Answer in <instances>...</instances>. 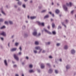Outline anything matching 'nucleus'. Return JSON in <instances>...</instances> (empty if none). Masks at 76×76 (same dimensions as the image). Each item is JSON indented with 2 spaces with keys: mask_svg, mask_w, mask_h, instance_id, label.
<instances>
[{
  "mask_svg": "<svg viewBox=\"0 0 76 76\" xmlns=\"http://www.w3.org/2000/svg\"><path fill=\"white\" fill-rule=\"evenodd\" d=\"M13 67H14V68H15L16 67H17V65L15 64L13 66Z\"/></svg>",
  "mask_w": 76,
  "mask_h": 76,
  "instance_id": "obj_38",
  "label": "nucleus"
},
{
  "mask_svg": "<svg viewBox=\"0 0 76 76\" xmlns=\"http://www.w3.org/2000/svg\"><path fill=\"white\" fill-rule=\"evenodd\" d=\"M40 66L42 69L45 68V65L44 64L41 63L40 65Z\"/></svg>",
  "mask_w": 76,
  "mask_h": 76,
  "instance_id": "obj_4",
  "label": "nucleus"
},
{
  "mask_svg": "<svg viewBox=\"0 0 76 76\" xmlns=\"http://www.w3.org/2000/svg\"><path fill=\"white\" fill-rule=\"evenodd\" d=\"M52 25L53 28H55V27L56 26H55V24H54V23H53L52 24Z\"/></svg>",
  "mask_w": 76,
  "mask_h": 76,
  "instance_id": "obj_18",
  "label": "nucleus"
},
{
  "mask_svg": "<svg viewBox=\"0 0 76 76\" xmlns=\"http://www.w3.org/2000/svg\"><path fill=\"white\" fill-rule=\"evenodd\" d=\"M10 43L9 42L8 44V46L9 47H10Z\"/></svg>",
  "mask_w": 76,
  "mask_h": 76,
  "instance_id": "obj_59",
  "label": "nucleus"
},
{
  "mask_svg": "<svg viewBox=\"0 0 76 76\" xmlns=\"http://www.w3.org/2000/svg\"><path fill=\"white\" fill-rule=\"evenodd\" d=\"M44 30L45 32H47L48 34H50V35L51 34V32H50L48 31L46 29H45Z\"/></svg>",
  "mask_w": 76,
  "mask_h": 76,
  "instance_id": "obj_8",
  "label": "nucleus"
},
{
  "mask_svg": "<svg viewBox=\"0 0 76 76\" xmlns=\"http://www.w3.org/2000/svg\"><path fill=\"white\" fill-rule=\"evenodd\" d=\"M42 53H45V50H43V51L42 52Z\"/></svg>",
  "mask_w": 76,
  "mask_h": 76,
  "instance_id": "obj_62",
  "label": "nucleus"
},
{
  "mask_svg": "<svg viewBox=\"0 0 76 76\" xmlns=\"http://www.w3.org/2000/svg\"><path fill=\"white\" fill-rule=\"evenodd\" d=\"M37 17L36 16L31 17L30 18L31 19H36Z\"/></svg>",
  "mask_w": 76,
  "mask_h": 76,
  "instance_id": "obj_17",
  "label": "nucleus"
},
{
  "mask_svg": "<svg viewBox=\"0 0 76 76\" xmlns=\"http://www.w3.org/2000/svg\"><path fill=\"white\" fill-rule=\"evenodd\" d=\"M46 10H43L41 11V13H45V12H46Z\"/></svg>",
  "mask_w": 76,
  "mask_h": 76,
  "instance_id": "obj_27",
  "label": "nucleus"
},
{
  "mask_svg": "<svg viewBox=\"0 0 76 76\" xmlns=\"http://www.w3.org/2000/svg\"><path fill=\"white\" fill-rule=\"evenodd\" d=\"M52 34L53 35H56V32L55 31H52Z\"/></svg>",
  "mask_w": 76,
  "mask_h": 76,
  "instance_id": "obj_25",
  "label": "nucleus"
},
{
  "mask_svg": "<svg viewBox=\"0 0 76 76\" xmlns=\"http://www.w3.org/2000/svg\"><path fill=\"white\" fill-rule=\"evenodd\" d=\"M6 7H7V9H8V8H9V6L7 5L6 6Z\"/></svg>",
  "mask_w": 76,
  "mask_h": 76,
  "instance_id": "obj_47",
  "label": "nucleus"
},
{
  "mask_svg": "<svg viewBox=\"0 0 76 76\" xmlns=\"http://www.w3.org/2000/svg\"><path fill=\"white\" fill-rule=\"evenodd\" d=\"M19 45V43H15V46H18Z\"/></svg>",
  "mask_w": 76,
  "mask_h": 76,
  "instance_id": "obj_36",
  "label": "nucleus"
},
{
  "mask_svg": "<svg viewBox=\"0 0 76 76\" xmlns=\"http://www.w3.org/2000/svg\"><path fill=\"white\" fill-rule=\"evenodd\" d=\"M32 34L34 36H36L37 35V30L34 29V32H33Z\"/></svg>",
  "mask_w": 76,
  "mask_h": 76,
  "instance_id": "obj_1",
  "label": "nucleus"
},
{
  "mask_svg": "<svg viewBox=\"0 0 76 76\" xmlns=\"http://www.w3.org/2000/svg\"><path fill=\"white\" fill-rule=\"evenodd\" d=\"M0 10H1V12L2 13L4 14V15H6L5 13L3 11V7L1 8L0 9Z\"/></svg>",
  "mask_w": 76,
  "mask_h": 76,
  "instance_id": "obj_13",
  "label": "nucleus"
},
{
  "mask_svg": "<svg viewBox=\"0 0 76 76\" xmlns=\"http://www.w3.org/2000/svg\"><path fill=\"white\" fill-rule=\"evenodd\" d=\"M34 53H37V51L36 50H34Z\"/></svg>",
  "mask_w": 76,
  "mask_h": 76,
  "instance_id": "obj_52",
  "label": "nucleus"
},
{
  "mask_svg": "<svg viewBox=\"0 0 76 76\" xmlns=\"http://www.w3.org/2000/svg\"><path fill=\"white\" fill-rule=\"evenodd\" d=\"M4 23L5 24H6V25H8V22L5 21L4 22Z\"/></svg>",
  "mask_w": 76,
  "mask_h": 76,
  "instance_id": "obj_39",
  "label": "nucleus"
},
{
  "mask_svg": "<svg viewBox=\"0 0 76 76\" xmlns=\"http://www.w3.org/2000/svg\"><path fill=\"white\" fill-rule=\"evenodd\" d=\"M50 20H51V22H53V19L52 18H51Z\"/></svg>",
  "mask_w": 76,
  "mask_h": 76,
  "instance_id": "obj_61",
  "label": "nucleus"
},
{
  "mask_svg": "<svg viewBox=\"0 0 76 76\" xmlns=\"http://www.w3.org/2000/svg\"><path fill=\"white\" fill-rule=\"evenodd\" d=\"M64 49H65V50H67V49H68V47H67V46H65L64 47Z\"/></svg>",
  "mask_w": 76,
  "mask_h": 76,
  "instance_id": "obj_22",
  "label": "nucleus"
},
{
  "mask_svg": "<svg viewBox=\"0 0 76 76\" xmlns=\"http://www.w3.org/2000/svg\"><path fill=\"white\" fill-rule=\"evenodd\" d=\"M56 12L57 14H58L60 12V10H56Z\"/></svg>",
  "mask_w": 76,
  "mask_h": 76,
  "instance_id": "obj_21",
  "label": "nucleus"
},
{
  "mask_svg": "<svg viewBox=\"0 0 76 76\" xmlns=\"http://www.w3.org/2000/svg\"><path fill=\"white\" fill-rule=\"evenodd\" d=\"M49 58H53V57H52V56H49Z\"/></svg>",
  "mask_w": 76,
  "mask_h": 76,
  "instance_id": "obj_45",
  "label": "nucleus"
},
{
  "mask_svg": "<svg viewBox=\"0 0 76 76\" xmlns=\"http://www.w3.org/2000/svg\"><path fill=\"white\" fill-rule=\"evenodd\" d=\"M18 10H19V11H20V8H19L18 9Z\"/></svg>",
  "mask_w": 76,
  "mask_h": 76,
  "instance_id": "obj_58",
  "label": "nucleus"
},
{
  "mask_svg": "<svg viewBox=\"0 0 76 76\" xmlns=\"http://www.w3.org/2000/svg\"><path fill=\"white\" fill-rule=\"evenodd\" d=\"M46 65H47V66H48L49 68H51V65H50V63L47 64Z\"/></svg>",
  "mask_w": 76,
  "mask_h": 76,
  "instance_id": "obj_19",
  "label": "nucleus"
},
{
  "mask_svg": "<svg viewBox=\"0 0 76 76\" xmlns=\"http://www.w3.org/2000/svg\"><path fill=\"white\" fill-rule=\"evenodd\" d=\"M37 71L38 72H39V73H40V69H37Z\"/></svg>",
  "mask_w": 76,
  "mask_h": 76,
  "instance_id": "obj_48",
  "label": "nucleus"
},
{
  "mask_svg": "<svg viewBox=\"0 0 76 76\" xmlns=\"http://www.w3.org/2000/svg\"><path fill=\"white\" fill-rule=\"evenodd\" d=\"M16 48H13L11 50V51H15L16 50Z\"/></svg>",
  "mask_w": 76,
  "mask_h": 76,
  "instance_id": "obj_11",
  "label": "nucleus"
},
{
  "mask_svg": "<svg viewBox=\"0 0 76 76\" xmlns=\"http://www.w3.org/2000/svg\"><path fill=\"white\" fill-rule=\"evenodd\" d=\"M47 28H48V29H50V26H48Z\"/></svg>",
  "mask_w": 76,
  "mask_h": 76,
  "instance_id": "obj_54",
  "label": "nucleus"
},
{
  "mask_svg": "<svg viewBox=\"0 0 76 76\" xmlns=\"http://www.w3.org/2000/svg\"><path fill=\"white\" fill-rule=\"evenodd\" d=\"M53 72V69L52 68H50L49 70H48V73H50V74L52 73Z\"/></svg>",
  "mask_w": 76,
  "mask_h": 76,
  "instance_id": "obj_6",
  "label": "nucleus"
},
{
  "mask_svg": "<svg viewBox=\"0 0 76 76\" xmlns=\"http://www.w3.org/2000/svg\"><path fill=\"white\" fill-rule=\"evenodd\" d=\"M22 65H25V62H23L22 63Z\"/></svg>",
  "mask_w": 76,
  "mask_h": 76,
  "instance_id": "obj_56",
  "label": "nucleus"
},
{
  "mask_svg": "<svg viewBox=\"0 0 76 76\" xmlns=\"http://www.w3.org/2000/svg\"><path fill=\"white\" fill-rule=\"evenodd\" d=\"M22 7H24V8H26V5H25V4H23Z\"/></svg>",
  "mask_w": 76,
  "mask_h": 76,
  "instance_id": "obj_32",
  "label": "nucleus"
},
{
  "mask_svg": "<svg viewBox=\"0 0 76 76\" xmlns=\"http://www.w3.org/2000/svg\"><path fill=\"white\" fill-rule=\"evenodd\" d=\"M3 22V19H0V22Z\"/></svg>",
  "mask_w": 76,
  "mask_h": 76,
  "instance_id": "obj_33",
  "label": "nucleus"
},
{
  "mask_svg": "<svg viewBox=\"0 0 76 76\" xmlns=\"http://www.w3.org/2000/svg\"><path fill=\"white\" fill-rule=\"evenodd\" d=\"M29 73H34V72H35V71H34V70L33 69H30L29 70Z\"/></svg>",
  "mask_w": 76,
  "mask_h": 76,
  "instance_id": "obj_12",
  "label": "nucleus"
},
{
  "mask_svg": "<svg viewBox=\"0 0 76 76\" xmlns=\"http://www.w3.org/2000/svg\"><path fill=\"white\" fill-rule=\"evenodd\" d=\"M63 7L65 11H67V7L65 5H63Z\"/></svg>",
  "mask_w": 76,
  "mask_h": 76,
  "instance_id": "obj_3",
  "label": "nucleus"
},
{
  "mask_svg": "<svg viewBox=\"0 0 76 76\" xmlns=\"http://www.w3.org/2000/svg\"><path fill=\"white\" fill-rule=\"evenodd\" d=\"M52 16H53V17H54V14H52V15H51Z\"/></svg>",
  "mask_w": 76,
  "mask_h": 76,
  "instance_id": "obj_53",
  "label": "nucleus"
},
{
  "mask_svg": "<svg viewBox=\"0 0 76 76\" xmlns=\"http://www.w3.org/2000/svg\"><path fill=\"white\" fill-rule=\"evenodd\" d=\"M49 18V15H47L44 17V19H46Z\"/></svg>",
  "mask_w": 76,
  "mask_h": 76,
  "instance_id": "obj_15",
  "label": "nucleus"
},
{
  "mask_svg": "<svg viewBox=\"0 0 76 76\" xmlns=\"http://www.w3.org/2000/svg\"><path fill=\"white\" fill-rule=\"evenodd\" d=\"M9 23L10 25H12L13 24V21H9Z\"/></svg>",
  "mask_w": 76,
  "mask_h": 76,
  "instance_id": "obj_28",
  "label": "nucleus"
},
{
  "mask_svg": "<svg viewBox=\"0 0 76 76\" xmlns=\"http://www.w3.org/2000/svg\"><path fill=\"white\" fill-rule=\"evenodd\" d=\"M26 28V26H23V29H25Z\"/></svg>",
  "mask_w": 76,
  "mask_h": 76,
  "instance_id": "obj_34",
  "label": "nucleus"
},
{
  "mask_svg": "<svg viewBox=\"0 0 76 76\" xmlns=\"http://www.w3.org/2000/svg\"><path fill=\"white\" fill-rule=\"evenodd\" d=\"M26 59H29V58L28 57L26 56Z\"/></svg>",
  "mask_w": 76,
  "mask_h": 76,
  "instance_id": "obj_57",
  "label": "nucleus"
},
{
  "mask_svg": "<svg viewBox=\"0 0 76 76\" xmlns=\"http://www.w3.org/2000/svg\"><path fill=\"white\" fill-rule=\"evenodd\" d=\"M15 76H19V75H18V74H16L15 75Z\"/></svg>",
  "mask_w": 76,
  "mask_h": 76,
  "instance_id": "obj_63",
  "label": "nucleus"
},
{
  "mask_svg": "<svg viewBox=\"0 0 76 76\" xmlns=\"http://www.w3.org/2000/svg\"><path fill=\"white\" fill-rule=\"evenodd\" d=\"M55 73L56 74H58V71H57V70H55Z\"/></svg>",
  "mask_w": 76,
  "mask_h": 76,
  "instance_id": "obj_35",
  "label": "nucleus"
},
{
  "mask_svg": "<svg viewBox=\"0 0 76 76\" xmlns=\"http://www.w3.org/2000/svg\"><path fill=\"white\" fill-rule=\"evenodd\" d=\"M51 44V42H46V45H50Z\"/></svg>",
  "mask_w": 76,
  "mask_h": 76,
  "instance_id": "obj_29",
  "label": "nucleus"
},
{
  "mask_svg": "<svg viewBox=\"0 0 76 76\" xmlns=\"http://www.w3.org/2000/svg\"><path fill=\"white\" fill-rule=\"evenodd\" d=\"M1 35H3V36H6V33L4 32H3L1 34Z\"/></svg>",
  "mask_w": 76,
  "mask_h": 76,
  "instance_id": "obj_10",
  "label": "nucleus"
},
{
  "mask_svg": "<svg viewBox=\"0 0 76 76\" xmlns=\"http://www.w3.org/2000/svg\"><path fill=\"white\" fill-rule=\"evenodd\" d=\"M42 50V49H40V50L38 52V53H41V51Z\"/></svg>",
  "mask_w": 76,
  "mask_h": 76,
  "instance_id": "obj_55",
  "label": "nucleus"
},
{
  "mask_svg": "<svg viewBox=\"0 0 76 76\" xmlns=\"http://www.w3.org/2000/svg\"><path fill=\"white\" fill-rule=\"evenodd\" d=\"M29 67L31 69V68H32V67H33V66H32V65L30 64L29 65Z\"/></svg>",
  "mask_w": 76,
  "mask_h": 76,
  "instance_id": "obj_31",
  "label": "nucleus"
},
{
  "mask_svg": "<svg viewBox=\"0 0 76 76\" xmlns=\"http://www.w3.org/2000/svg\"><path fill=\"white\" fill-rule=\"evenodd\" d=\"M61 29V27L60 26H59L58 28V29Z\"/></svg>",
  "mask_w": 76,
  "mask_h": 76,
  "instance_id": "obj_26",
  "label": "nucleus"
},
{
  "mask_svg": "<svg viewBox=\"0 0 76 76\" xmlns=\"http://www.w3.org/2000/svg\"><path fill=\"white\" fill-rule=\"evenodd\" d=\"M60 45V43H57L56 44V45L58 47V46H59Z\"/></svg>",
  "mask_w": 76,
  "mask_h": 76,
  "instance_id": "obj_42",
  "label": "nucleus"
},
{
  "mask_svg": "<svg viewBox=\"0 0 76 76\" xmlns=\"http://www.w3.org/2000/svg\"><path fill=\"white\" fill-rule=\"evenodd\" d=\"M65 22H66V23H68V20H65Z\"/></svg>",
  "mask_w": 76,
  "mask_h": 76,
  "instance_id": "obj_50",
  "label": "nucleus"
},
{
  "mask_svg": "<svg viewBox=\"0 0 76 76\" xmlns=\"http://www.w3.org/2000/svg\"><path fill=\"white\" fill-rule=\"evenodd\" d=\"M70 66H69V65H67L66 67V69L67 70V69H70Z\"/></svg>",
  "mask_w": 76,
  "mask_h": 76,
  "instance_id": "obj_20",
  "label": "nucleus"
},
{
  "mask_svg": "<svg viewBox=\"0 0 76 76\" xmlns=\"http://www.w3.org/2000/svg\"><path fill=\"white\" fill-rule=\"evenodd\" d=\"M64 22H61V24L62 25H63V26H65V28H66V25H64Z\"/></svg>",
  "mask_w": 76,
  "mask_h": 76,
  "instance_id": "obj_23",
  "label": "nucleus"
},
{
  "mask_svg": "<svg viewBox=\"0 0 76 76\" xmlns=\"http://www.w3.org/2000/svg\"><path fill=\"white\" fill-rule=\"evenodd\" d=\"M18 54L19 55H20V56L22 54V53L21 52H19Z\"/></svg>",
  "mask_w": 76,
  "mask_h": 76,
  "instance_id": "obj_46",
  "label": "nucleus"
},
{
  "mask_svg": "<svg viewBox=\"0 0 76 76\" xmlns=\"http://www.w3.org/2000/svg\"><path fill=\"white\" fill-rule=\"evenodd\" d=\"M0 38H1V40H2V41H3L4 40V38H3V37H1Z\"/></svg>",
  "mask_w": 76,
  "mask_h": 76,
  "instance_id": "obj_44",
  "label": "nucleus"
},
{
  "mask_svg": "<svg viewBox=\"0 0 76 76\" xmlns=\"http://www.w3.org/2000/svg\"><path fill=\"white\" fill-rule=\"evenodd\" d=\"M66 5L67 6H69V4H68V3H67L66 4Z\"/></svg>",
  "mask_w": 76,
  "mask_h": 76,
  "instance_id": "obj_51",
  "label": "nucleus"
},
{
  "mask_svg": "<svg viewBox=\"0 0 76 76\" xmlns=\"http://www.w3.org/2000/svg\"><path fill=\"white\" fill-rule=\"evenodd\" d=\"M71 52L72 54L73 55L75 54V53H76V51H75L74 49H73L71 50Z\"/></svg>",
  "mask_w": 76,
  "mask_h": 76,
  "instance_id": "obj_5",
  "label": "nucleus"
},
{
  "mask_svg": "<svg viewBox=\"0 0 76 76\" xmlns=\"http://www.w3.org/2000/svg\"><path fill=\"white\" fill-rule=\"evenodd\" d=\"M6 28V26H2L1 27V29H4Z\"/></svg>",
  "mask_w": 76,
  "mask_h": 76,
  "instance_id": "obj_24",
  "label": "nucleus"
},
{
  "mask_svg": "<svg viewBox=\"0 0 76 76\" xmlns=\"http://www.w3.org/2000/svg\"><path fill=\"white\" fill-rule=\"evenodd\" d=\"M28 37V34H24V37L26 38V37Z\"/></svg>",
  "mask_w": 76,
  "mask_h": 76,
  "instance_id": "obj_37",
  "label": "nucleus"
},
{
  "mask_svg": "<svg viewBox=\"0 0 76 76\" xmlns=\"http://www.w3.org/2000/svg\"><path fill=\"white\" fill-rule=\"evenodd\" d=\"M40 48H41L39 46H37L35 47V49H36V50H40Z\"/></svg>",
  "mask_w": 76,
  "mask_h": 76,
  "instance_id": "obj_16",
  "label": "nucleus"
},
{
  "mask_svg": "<svg viewBox=\"0 0 76 76\" xmlns=\"http://www.w3.org/2000/svg\"><path fill=\"white\" fill-rule=\"evenodd\" d=\"M18 4L19 5V6H21V5L22 4V2L18 1Z\"/></svg>",
  "mask_w": 76,
  "mask_h": 76,
  "instance_id": "obj_9",
  "label": "nucleus"
},
{
  "mask_svg": "<svg viewBox=\"0 0 76 76\" xmlns=\"http://www.w3.org/2000/svg\"><path fill=\"white\" fill-rule=\"evenodd\" d=\"M73 12H74V10H72L71 12V13L73 15Z\"/></svg>",
  "mask_w": 76,
  "mask_h": 76,
  "instance_id": "obj_43",
  "label": "nucleus"
},
{
  "mask_svg": "<svg viewBox=\"0 0 76 76\" xmlns=\"http://www.w3.org/2000/svg\"><path fill=\"white\" fill-rule=\"evenodd\" d=\"M14 57L15 59V60H17V61H19V58L17 57V56L15 54H14Z\"/></svg>",
  "mask_w": 76,
  "mask_h": 76,
  "instance_id": "obj_2",
  "label": "nucleus"
},
{
  "mask_svg": "<svg viewBox=\"0 0 76 76\" xmlns=\"http://www.w3.org/2000/svg\"><path fill=\"white\" fill-rule=\"evenodd\" d=\"M4 63L5 65V66H7L8 64H7V61H6V60H4Z\"/></svg>",
  "mask_w": 76,
  "mask_h": 76,
  "instance_id": "obj_14",
  "label": "nucleus"
},
{
  "mask_svg": "<svg viewBox=\"0 0 76 76\" xmlns=\"http://www.w3.org/2000/svg\"><path fill=\"white\" fill-rule=\"evenodd\" d=\"M41 36V33H39L38 34L37 36L38 37H39V36Z\"/></svg>",
  "mask_w": 76,
  "mask_h": 76,
  "instance_id": "obj_41",
  "label": "nucleus"
},
{
  "mask_svg": "<svg viewBox=\"0 0 76 76\" xmlns=\"http://www.w3.org/2000/svg\"><path fill=\"white\" fill-rule=\"evenodd\" d=\"M19 49H20V51H21L22 50V48L21 47H20V48H19Z\"/></svg>",
  "mask_w": 76,
  "mask_h": 76,
  "instance_id": "obj_40",
  "label": "nucleus"
},
{
  "mask_svg": "<svg viewBox=\"0 0 76 76\" xmlns=\"http://www.w3.org/2000/svg\"><path fill=\"white\" fill-rule=\"evenodd\" d=\"M30 3H32V1H31L30 2Z\"/></svg>",
  "mask_w": 76,
  "mask_h": 76,
  "instance_id": "obj_64",
  "label": "nucleus"
},
{
  "mask_svg": "<svg viewBox=\"0 0 76 76\" xmlns=\"http://www.w3.org/2000/svg\"><path fill=\"white\" fill-rule=\"evenodd\" d=\"M69 5L70 6H72V3L70 2H69Z\"/></svg>",
  "mask_w": 76,
  "mask_h": 76,
  "instance_id": "obj_49",
  "label": "nucleus"
},
{
  "mask_svg": "<svg viewBox=\"0 0 76 76\" xmlns=\"http://www.w3.org/2000/svg\"><path fill=\"white\" fill-rule=\"evenodd\" d=\"M39 24V25H42V26H45V25L44 24V23H41L40 22H38Z\"/></svg>",
  "mask_w": 76,
  "mask_h": 76,
  "instance_id": "obj_7",
  "label": "nucleus"
},
{
  "mask_svg": "<svg viewBox=\"0 0 76 76\" xmlns=\"http://www.w3.org/2000/svg\"><path fill=\"white\" fill-rule=\"evenodd\" d=\"M49 13H50V15H52V12H49Z\"/></svg>",
  "mask_w": 76,
  "mask_h": 76,
  "instance_id": "obj_60",
  "label": "nucleus"
},
{
  "mask_svg": "<svg viewBox=\"0 0 76 76\" xmlns=\"http://www.w3.org/2000/svg\"><path fill=\"white\" fill-rule=\"evenodd\" d=\"M35 44H36V45H38V44H39V42H38L36 41L35 42Z\"/></svg>",
  "mask_w": 76,
  "mask_h": 76,
  "instance_id": "obj_30",
  "label": "nucleus"
}]
</instances>
